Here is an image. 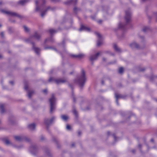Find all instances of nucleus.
Masks as SVG:
<instances>
[{"instance_id":"f257e3e1","label":"nucleus","mask_w":157,"mask_h":157,"mask_svg":"<svg viewBox=\"0 0 157 157\" xmlns=\"http://www.w3.org/2000/svg\"><path fill=\"white\" fill-rule=\"evenodd\" d=\"M46 2L45 0H36L35 1V4L36 5V11H41V16L42 17H43L46 12L49 10H53L55 8L52 7L50 6H48L47 8L44 10H43L44 9V4Z\"/></svg>"},{"instance_id":"f03ea898","label":"nucleus","mask_w":157,"mask_h":157,"mask_svg":"<svg viewBox=\"0 0 157 157\" xmlns=\"http://www.w3.org/2000/svg\"><path fill=\"white\" fill-rule=\"evenodd\" d=\"M41 35L37 31H35L33 35L30 36L28 38L25 40L26 42L31 43L32 45L33 49L38 55L39 54V52H40V50L39 48L35 47L34 43L33 41L34 39L39 41Z\"/></svg>"},{"instance_id":"7ed1b4c3","label":"nucleus","mask_w":157,"mask_h":157,"mask_svg":"<svg viewBox=\"0 0 157 157\" xmlns=\"http://www.w3.org/2000/svg\"><path fill=\"white\" fill-rule=\"evenodd\" d=\"M86 81L85 73L83 70H82L81 75L74 80L75 83H77L82 89L84 86Z\"/></svg>"},{"instance_id":"20e7f679","label":"nucleus","mask_w":157,"mask_h":157,"mask_svg":"<svg viewBox=\"0 0 157 157\" xmlns=\"http://www.w3.org/2000/svg\"><path fill=\"white\" fill-rule=\"evenodd\" d=\"M49 101L50 105V113H52L56 108V99L54 94L52 95L51 97L49 99Z\"/></svg>"},{"instance_id":"39448f33","label":"nucleus","mask_w":157,"mask_h":157,"mask_svg":"<svg viewBox=\"0 0 157 157\" xmlns=\"http://www.w3.org/2000/svg\"><path fill=\"white\" fill-rule=\"evenodd\" d=\"M2 12L11 16L17 17L20 19H22L24 17L23 16L21 15L16 12L3 10H2Z\"/></svg>"},{"instance_id":"423d86ee","label":"nucleus","mask_w":157,"mask_h":157,"mask_svg":"<svg viewBox=\"0 0 157 157\" xmlns=\"http://www.w3.org/2000/svg\"><path fill=\"white\" fill-rule=\"evenodd\" d=\"M132 14L130 9H128L125 11L124 19L127 24H129L131 21Z\"/></svg>"},{"instance_id":"0eeeda50","label":"nucleus","mask_w":157,"mask_h":157,"mask_svg":"<svg viewBox=\"0 0 157 157\" xmlns=\"http://www.w3.org/2000/svg\"><path fill=\"white\" fill-rule=\"evenodd\" d=\"M56 119V117L54 116H53L50 119H49L48 118H45L44 119V123L46 125L47 128L48 130H49V127L52 123L55 121Z\"/></svg>"},{"instance_id":"6e6552de","label":"nucleus","mask_w":157,"mask_h":157,"mask_svg":"<svg viewBox=\"0 0 157 157\" xmlns=\"http://www.w3.org/2000/svg\"><path fill=\"white\" fill-rule=\"evenodd\" d=\"M95 34L97 36L98 39L97 41V45L100 46L102 44V39L101 35L98 32H95Z\"/></svg>"},{"instance_id":"1a4fd4ad","label":"nucleus","mask_w":157,"mask_h":157,"mask_svg":"<svg viewBox=\"0 0 157 157\" xmlns=\"http://www.w3.org/2000/svg\"><path fill=\"white\" fill-rule=\"evenodd\" d=\"M102 53V52H98L96 54L94 55H91L90 57V60L93 62L94 61L96 60L100 54Z\"/></svg>"},{"instance_id":"9d476101","label":"nucleus","mask_w":157,"mask_h":157,"mask_svg":"<svg viewBox=\"0 0 157 157\" xmlns=\"http://www.w3.org/2000/svg\"><path fill=\"white\" fill-rule=\"evenodd\" d=\"M69 56L72 58H78L79 59H82L85 56V55L83 54H80L77 55L70 54Z\"/></svg>"},{"instance_id":"9b49d317","label":"nucleus","mask_w":157,"mask_h":157,"mask_svg":"<svg viewBox=\"0 0 157 157\" xmlns=\"http://www.w3.org/2000/svg\"><path fill=\"white\" fill-rule=\"evenodd\" d=\"M130 47L132 48H136L139 49H141L142 48L140 46L139 44L135 42H134L130 44Z\"/></svg>"},{"instance_id":"f8f14e48","label":"nucleus","mask_w":157,"mask_h":157,"mask_svg":"<svg viewBox=\"0 0 157 157\" xmlns=\"http://www.w3.org/2000/svg\"><path fill=\"white\" fill-rule=\"evenodd\" d=\"M90 30V28L85 26L83 25H81L80 28L79 29V31H80L84 30L89 32Z\"/></svg>"},{"instance_id":"ddd939ff","label":"nucleus","mask_w":157,"mask_h":157,"mask_svg":"<svg viewBox=\"0 0 157 157\" xmlns=\"http://www.w3.org/2000/svg\"><path fill=\"white\" fill-rule=\"evenodd\" d=\"M37 148L38 147L36 144H33L30 147V151L32 152H33V151H36L37 150Z\"/></svg>"},{"instance_id":"4468645a","label":"nucleus","mask_w":157,"mask_h":157,"mask_svg":"<svg viewBox=\"0 0 157 157\" xmlns=\"http://www.w3.org/2000/svg\"><path fill=\"white\" fill-rule=\"evenodd\" d=\"M36 128V125L34 123H32L29 124L28 125V128L29 129L30 131L34 130Z\"/></svg>"},{"instance_id":"2eb2a0df","label":"nucleus","mask_w":157,"mask_h":157,"mask_svg":"<svg viewBox=\"0 0 157 157\" xmlns=\"http://www.w3.org/2000/svg\"><path fill=\"white\" fill-rule=\"evenodd\" d=\"M67 82L66 79H57V80H56V83L57 84H59L61 83H63Z\"/></svg>"},{"instance_id":"dca6fc26","label":"nucleus","mask_w":157,"mask_h":157,"mask_svg":"<svg viewBox=\"0 0 157 157\" xmlns=\"http://www.w3.org/2000/svg\"><path fill=\"white\" fill-rule=\"evenodd\" d=\"M77 2V0H69L67 1L64 2V3L66 5L69 4H75Z\"/></svg>"},{"instance_id":"f3484780","label":"nucleus","mask_w":157,"mask_h":157,"mask_svg":"<svg viewBox=\"0 0 157 157\" xmlns=\"http://www.w3.org/2000/svg\"><path fill=\"white\" fill-rule=\"evenodd\" d=\"M29 1V0H21L17 2V4L23 6Z\"/></svg>"},{"instance_id":"a211bd4d","label":"nucleus","mask_w":157,"mask_h":157,"mask_svg":"<svg viewBox=\"0 0 157 157\" xmlns=\"http://www.w3.org/2000/svg\"><path fill=\"white\" fill-rule=\"evenodd\" d=\"M15 140L18 141H23V136H14Z\"/></svg>"},{"instance_id":"6ab92c4d","label":"nucleus","mask_w":157,"mask_h":157,"mask_svg":"<svg viewBox=\"0 0 157 157\" xmlns=\"http://www.w3.org/2000/svg\"><path fill=\"white\" fill-rule=\"evenodd\" d=\"M52 140L53 141L56 143V144L57 145V147L59 148L60 147V146L59 144L58 143V141L57 138L54 136H53L52 137Z\"/></svg>"},{"instance_id":"aec40b11","label":"nucleus","mask_w":157,"mask_h":157,"mask_svg":"<svg viewBox=\"0 0 157 157\" xmlns=\"http://www.w3.org/2000/svg\"><path fill=\"white\" fill-rule=\"evenodd\" d=\"M5 105L4 104H0V112L1 113L3 114L5 112V110L4 109V106Z\"/></svg>"},{"instance_id":"412c9836","label":"nucleus","mask_w":157,"mask_h":157,"mask_svg":"<svg viewBox=\"0 0 157 157\" xmlns=\"http://www.w3.org/2000/svg\"><path fill=\"white\" fill-rule=\"evenodd\" d=\"M113 47L115 50L117 52H122L121 50L118 47L116 44H114Z\"/></svg>"},{"instance_id":"4be33fe9","label":"nucleus","mask_w":157,"mask_h":157,"mask_svg":"<svg viewBox=\"0 0 157 157\" xmlns=\"http://www.w3.org/2000/svg\"><path fill=\"white\" fill-rule=\"evenodd\" d=\"M61 119L65 121H67L69 119V117L66 115H62L61 116Z\"/></svg>"},{"instance_id":"5701e85b","label":"nucleus","mask_w":157,"mask_h":157,"mask_svg":"<svg viewBox=\"0 0 157 157\" xmlns=\"http://www.w3.org/2000/svg\"><path fill=\"white\" fill-rule=\"evenodd\" d=\"M34 93V92L33 90L28 91V95L29 98H31L32 95Z\"/></svg>"},{"instance_id":"b1692460","label":"nucleus","mask_w":157,"mask_h":157,"mask_svg":"<svg viewBox=\"0 0 157 157\" xmlns=\"http://www.w3.org/2000/svg\"><path fill=\"white\" fill-rule=\"evenodd\" d=\"M118 27L119 28L123 30H124L125 29V25L121 23L119 24Z\"/></svg>"},{"instance_id":"393cba45","label":"nucleus","mask_w":157,"mask_h":157,"mask_svg":"<svg viewBox=\"0 0 157 157\" xmlns=\"http://www.w3.org/2000/svg\"><path fill=\"white\" fill-rule=\"evenodd\" d=\"M49 32L51 34V36L54 33H55L57 32V30H55L53 29H49Z\"/></svg>"},{"instance_id":"a878e982","label":"nucleus","mask_w":157,"mask_h":157,"mask_svg":"<svg viewBox=\"0 0 157 157\" xmlns=\"http://www.w3.org/2000/svg\"><path fill=\"white\" fill-rule=\"evenodd\" d=\"M69 86L71 87L72 90V94H73V86L71 84H69ZM72 96H73V101L74 102H75L76 100L75 97L73 96V94H72Z\"/></svg>"},{"instance_id":"bb28decb","label":"nucleus","mask_w":157,"mask_h":157,"mask_svg":"<svg viewBox=\"0 0 157 157\" xmlns=\"http://www.w3.org/2000/svg\"><path fill=\"white\" fill-rule=\"evenodd\" d=\"M47 41H49L51 42H53L54 41V39L52 38V36H51L50 38L48 39H46L44 42V43H46Z\"/></svg>"},{"instance_id":"cd10ccee","label":"nucleus","mask_w":157,"mask_h":157,"mask_svg":"<svg viewBox=\"0 0 157 157\" xmlns=\"http://www.w3.org/2000/svg\"><path fill=\"white\" fill-rule=\"evenodd\" d=\"M57 80V79L54 78L53 77H51L48 80V82H56V80Z\"/></svg>"},{"instance_id":"c85d7f7f","label":"nucleus","mask_w":157,"mask_h":157,"mask_svg":"<svg viewBox=\"0 0 157 157\" xmlns=\"http://www.w3.org/2000/svg\"><path fill=\"white\" fill-rule=\"evenodd\" d=\"M8 30L9 33H11L13 32L14 29L12 27H8Z\"/></svg>"},{"instance_id":"c756f323","label":"nucleus","mask_w":157,"mask_h":157,"mask_svg":"<svg viewBox=\"0 0 157 157\" xmlns=\"http://www.w3.org/2000/svg\"><path fill=\"white\" fill-rule=\"evenodd\" d=\"M150 30V28L148 27H144L143 29V31L144 32H146Z\"/></svg>"},{"instance_id":"7c9ffc66","label":"nucleus","mask_w":157,"mask_h":157,"mask_svg":"<svg viewBox=\"0 0 157 157\" xmlns=\"http://www.w3.org/2000/svg\"><path fill=\"white\" fill-rule=\"evenodd\" d=\"M24 140H25L27 142H29L31 141V140L28 137L23 136V141Z\"/></svg>"},{"instance_id":"2f4dec72","label":"nucleus","mask_w":157,"mask_h":157,"mask_svg":"<svg viewBox=\"0 0 157 157\" xmlns=\"http://www.w3.org/2000/svg\"><path fill=\"white\" fill-rule=\"evenodd\" d=\"M115 97L116 98H123L124 97L122 96L121 94H115Z\"/></svg>"},{"instance_id":"473e14b6","label":"nucleus","mask_w":157,"mask_h":157,"mask_svg":"<svg viewBox=\"0 0 157 157\" xmlns=\"http://www.w3.org/2000/svg\"><path fill=\"white\" fill-rule=\"evenodd\" d=\"M44 48L45 49H53L56 51H57L56 49V48H53V47H44Z\"/></svg>"},{"instance_id":"72a5a7b5","label":"nucleus","mask_w":157,"mask_h":157,"mask_svg":"<svg viewBox=\"0 0 157 157\" xmlns=\"http://www.w3.org/2000/svg\"><path fill=\"white\" fill-rule=\"evenodd\" d=\"M3 142L6 145H8L10 144V142L7 139H4L3 140Z\"/></svg>"},{"instance_id":"f704fd0d","label":"nucleus","mask_w":157,"mask_h":157,"mask_svg":"<svg viewBox=\"0 0 157 157\" xmlns=\"http://www.w3.org/2000/svg\"><path fill=\"white\" fill-rule=\"evenodd\" d=\"M23 27L24 28V30H25V32H29V29L27 27H26V26H25V25L23 26Z\"/></svg>"},{"instance_id":"c9c22d12","label":"nucleus","mask_w":157,"mask_h":157,"mask_svg":"<svg viewBox=\"0 0 157 157\" xmlns=\"http://www.w3.org/2000/svg\"><path fill=\"white\" fill-rule=\"evenodd\" d=\"M117 61L116 60H114L108 63V64L110 65V64H115L116 63Z\"/></svg>"},{"instance_id":"e433bc0d","label":"nucleus","mask_w":157,"mask_h":157,"mask_svg":"<svg viewBox=\"0 0 157 157\" xmlns=\"http://www.w3.org/2000/svg\"><path fill=\"white\" fill-rule=\"evenodd\" d=\"M73 10H74V12L75 13H76L77 11H78V10H79L80 9L78 8H77L76 7H75L74 8Z\"/></svg>"},{"instance_id":"4c0bfd02","label":"nucleus","mask_w":157,"mask_h":157,"mask_svg":"<svg viewBox=\"0 0 157 157\" xmlns=\"http://www.w3.org/2000/svg\"><path fill=\"white\" fill-rule=\"evenodd\" d=\"M124 72V69H119L118 73L120 74H122Z\"/></svg>"},{"instance_id":"58836bf2","label":"nucleus","mask_w":157,"mask_h":157,"mask_svg":"<svg viewBox=\"0 0 157 157\" xmlns=\"http://www.w3.org/2000/svg\"><path fill=\"white\" fill-rule=\"evenodd\" d=\"M25 89L26 90H27L28 89V85L26 84H25L24 86Z\"/></svg>"},{"instance_id":"ea45409f","label":"nucleus","mask_w":157,"mask_h":157,"mask_svg":"<svg viewBox=\"0 0 157 157\" xmlns=\"http://www.w3.org/2000/svg\"><path fill=\"white\" fill-rule=\"evenodd\" d=\"M66 129L67 130H70L71 129V126L68 124H67L66 127Z\"/></svg>"},{"instance_id":"a19ab883","label":"nucleus","mask_w":157,"mask_h":157,"mask_svg":"<svg viewBox=\"0 0 157 157\" xmlns=\"http://www.w3.org/2000/svg\"><path fill=\"white\" fill-rule=\"evenodd\" d=\"M137 68L138 69H144L143 67L141 65L138 66Z\"/></svg>"},{"instance_id":"79ce46f5","label":"nucleus","mask_w":157,"mask_h":157,"mask_svg":"<svg viewBox=\"0 0 157 157\" xmlns=\"http://www.w3.org/2000/svg\"><path fill=\"white\" fill-rule=\"evenodd\" d=\"M73 113L76 116H77V112L76 110L75 109H74L73 110Z\"/></svg>"},{"instance_id":"37998d69","label":"nucleus","mask_w":157,"mask_h":157,"mask_svg":"<svg viewBox=\"0 0 157 157\" xmlns=\"http://www.w3.org/2000/svg\"><path fill=\"white\" fill-rule=\"evenodd\" d=\"M0 36L2 38H3L4 37V33L3 32L1 33Z\"/></svg>"},{"instance_id":"c03bdc74","label":"nucleus","mask_w":157,"mask_h":157,"mask_svg":"<svg viewBox=\"0 0 157 157\" xmlns=\"http://www.w3.org/2000/svg\"><path fill=\"white\" fill-rule=\"evenodd\" d=\"M154 15L155 17L156 20L157 21V12H155L154 13Z\"/></svg>"},{"instance_id":"a18cd8bd","label":"nucleus","mask_w":157,"mask_h":157,"mask_svg":"<svg viewBox=\"0 0 157 157\" xmlns=\"http://www.w3.org/2000/svg\"><path fill=\"white\" fill-rule=\"evenodd\" d=\"M110 51H106L104 52V53L106 54H109Z\"/></svg>"},{"instance_id":"49530a36","label":"nucleus","mask_w":157,"mask_h":157,"mask_svg":"<svg viewBox=\"0 0 157 157\" xmlns=\"http://www.w3.org/2000/svg\"><path fill=\"white\" fill-rule=\"evenodd\" d=\"M40 140L42 141H43L44 140V138L43 136H41L40 137Z\"/></svg>"},{"instance_id":"de8ad7c7","label":"nucleus","mask_w":157,"mask_h":157,"mask_svg":"<svg viewBox=\"0 0 157 157\" xmlns=\"http://www.w3.org/2000/svg\"><path fill=\"white\" fill-rule=\"evenodd\" d=\"M43 92L45 94H47V89H44L43 90Z\"/></svg>"},{"instance_id":"09e8293b","label":"nucleus","mask_w":157,"mask_h":157,"mask_svg":"<svg viewBox=\"0 0 157 157\" xmlns=\"http://www.w3.org/2000/svg\"><path fill=\"white\" fill-rule=\"evenodd\" d=\"M109 55L111 56H114L115 54L112 52H110V53L109 54Z\"/></svg>"},{"instance_id":"8fccbe9b","label":"nucleus","mask_w":157,"mask_h":157,"mask_svg":"<svg viewBox=\"0 0 157 157\" xmlns=\"http://www.w3.org/2000/svg\"><path fill=\"white\" fill-rule=\"evenodd\" d=\"M102 61H104V62H106V58H104V57H103L102 58Z\"/></svg>"},{"instance_id":"3c124183","label":"nucleus","mask_w":157,"mask_h":157,"mask_svg":"<svg viewBox=\"0 0 157 157\" xmlns=\"http://www.w3.org/2000/svg\"><path fill=\"white\" fill-rule=\"evenodd\" d=\"M78 134L79 136H80L81 134V132L80 131H79L78 132Z\"/></svg>"},{"instance_id":"603ef678","label":"nucleus","mask_w":157,"mask_h":157,"mask_svg":"<svg viewBox=\"0 0 157 157\" xmlns=\"http://www.w3.org/2000/svg\"><path fill=\"white\" fill-rule=\"evenodd\" d=\"M139 71L140 72H143V71H144L145 69H139Z\"/></svg>"},{"instance_id":"864d4df0","label":"nucleus","mask_w":157,"mask_h":157,"mask_svg":"<svg viewBox=\"0 0 157 157\" xmlns=\"http://www.w3.org/2000/svg\"><path fill=\"white\" fill-rule=\"evenodd\" d=\"M118 98H116V102L117 105H119V103H118Z\"/></svg>"},{"instance_id":"5fc2aeb1","label":"nucleus","mask_w":157,"mask_h":157,"mask_svg":"<svg viewBox=\"0 0 157 157\" xmlns=\"http://www.w3.org/2000/svg\"><path fill=\"white\" fill-rule=\"evenodd\" d=\"M48 154V155L49 156H52V154H51V153H50V152H48L47 153Z\"/></svg>"},{"instance_id":"6e6d98bb","label":"nucleus","mask_w":157,"mask_h":157,"mask_svg":"<svg viewBox=\"0 0 157 157\" xmlns=\"http://www.w3.org/2000/svg\"><path fill=\"white\" fill-rule=\"evenodd\" d=\"M10 84H12V85H13L14 84V82L13 81H10Z\"/></svg>"},{"instance_id":"4d7b16f0","label":"nucleus","mask_w":157,"mask_h":157,"mask_svg":"<svg viewBox=\"0 0 157 157\" xmlns=\"http://www.w3.org/2000/svg\"><path fill=\"white\" fill-rule=\"evenodd\" d=\"M9 123L11 124H13V121H11V120H9Z\"/></svg>"},{"instance_id":"13d9d810","label":"nucleus","mask_w":157,"mask_h":157,"mask_svg":"<svg viewBox=\"0 0 157 157\" xmlns=\"http://www.w3.org/2000/svg\"><path fill=\"white\" fill-rule=\"evenodd\" d=\"M101 84L102 85H103L104 84V81L103 80H102L101 81Z\"/></svg>"},{"instance_id":"bf43d9fd","label":"nucleus","mask_w":157,"mask_h":157,"mask_svg":"<svg viewBox=\"0 0 157 157\" xmlns=\"http://www.w3.org/2000/svg\"><path fill=\"white\" fill-rule=\"evenodd\" d=\"M141 147H142V146H141V145L140 144H139L138 145V147H139L140 149Z\"/></svg>"},{"instance_id":"052dcab7","label":"nucleus","mask_w":157,"mask_h":157,"mask_svg":"<svg viewBox=\"0 0 157 157\" xmlns=\"http://www.w3.org/2000/svg\"><path fill=\"white\" fill-rule=\"evenodd\" d=\"M102 22V20H100L99 21H98V22L99 23V24H101V23Z\"/></svg>"},{"instance_id":"680f3d73","label":"nucleus","mask_w":157,"mask_h":157,"mask_svg":"<svg viewBox=\"0 0 157 157\" xmlns=\"http://www.w3.org/2000/svg\"><path fill=\"white\" fill-rule=\"evenodd\" d=\"M75 144L74 143H72V144H71V147H74L75 146Z\"/></svg>"},{"instance_id":"e2e57ef3","label":"nucleus","mask_w":157,"mask_h":157,"mask_svg":"<svg viewBox=\"0 0 157 157\" xmlns=\"http://www.w3.org/2000/svg\"><path fill=\"white\" fill-rule=\"evenodd\" d=\"M52 2H56V1H59V0H51Z\"/></svg>"},{"instance_id":"0e129e2a","label":"nucleus","mask_w":157,"mask_h":157,"mask_svg":"<svg viewBox=\"0 0 157 157\" xmlns=\"http://www.w3.org/2000/svg\"><path fill=\"white\" fill-rule=\"evenodd\" d=\"M113 135V136H114V140H116V137L115 136V135H114H114Z\"/></svg>"},{"instance_id":"69168bd1","label":"nucleus","mask_w":157,"mask_h":157,"mask_svg":"<svg viewBox=\"0 0 157 157\" xmlns=\"http://www.w3.org/2000/svg\"><path fill=\"white\" fill-rule=\"evenodd\" d=\"M10 21L11 22H13V23H14L15 22V21L14 20H13V21H11V20H10Z\"/></svg>"},{"instance_id":"338daca9","label":"nucleus","mask_w":157,"mask_h":157,"mask_svg":"<svg viewBox=\"0 0 157 157\" xmlns=\"http://www.w3.org/2000/svg\"><path fill=\"white\" fill-rule=\"evenodd\" d=\"M132 152L133 153H134L136 151L135 150H132Z\"/></svg>"},{"instance_id":"774afa93","label":"nucleus","mask_w":157,"mask_h":157,"mask_svg":"<svg viewBox=\"0 0 157 157\" xmlns=\"http://www.w3.org/2000/svg\"><path fill=\"white\" fill-rule=\"evenodd\" d=\"M64 42H65L63 40V42H62V45H63V47L64 46Z\"/></svg>"}]
</instances>
